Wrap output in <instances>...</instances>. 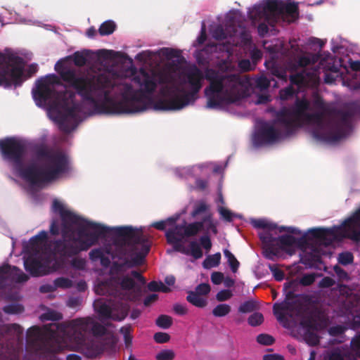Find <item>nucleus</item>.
I'll return each mask as SVG.
<instances>
[{
    "label": "nucleus",
    "instance_id": "1",
    "mask_svg": "<svg viewBox=\"0 0 360 360\" xmlns=\"http://www.w3.org/2000/svg\"><path fill=\"white\" fill-rule=\"evenodd\" d=\"M67 85L75 90L84 102L92 104L105 114L143 112L147 109L144 92L152 94L157 87L155 78L144 70L134 77L141 89L134 90L130 84H115L106 75H98L65 66L61 61L55 65Z\"/></svg>",
    "mask_w": 360,
    "mask_h": 360
},
{
    "label": "nucleus",
    "instance_id": "2",
    "mask_svg": "<svg viewBox=\"0 0 360 360\" xmlns=\"http://www.w3.org/2000/svg\"><path fill=\"white\" fill-rule=\"evenodd\" d=\"M33 151L36 160L44 162L41 166L34 161L24 165L26 146L20 140L14 137L0 140L3 159L12 163L20 176L32 185L53 181L68 171V159L63 153L54 151L44 145L37 146Z\"/></svg>",
    "mask_w": 360,
    "mask_h": 360
},
{
    "label": "nucleus",
    "instance_id": "3",
    "mask_svg": "<svg viewBox=\"0 0 360 360\" xmlns=\"http://www.w3.org/2000/svg\"><path fill=\"white\" fill-rule=\"evenodd\" d=\"M60 79L63 81L61 77L55 74L40 78L37 82L36 90L33 91V96L41 104H51L64 110L59 116L58 122L60 129L68 133L77 127L81 105L75 101V93L72 91H58L55 89V85H62Z\"/></svg>",
    "mask_w": 360,
    "mask_h": 360
},
{
    "label": "nucleus",
    "instance_id": "4",
    "mask_svg": "<svg viewBox=\"0 0 360 360\" xmlns=\"http://www.w3.org/2000/svg\"><path fill=\"white\" fill-rule=\"evenodd\" d=\"M120 238L123 243L112 257H117L122 262H114L110 268L112 274L123 271L124 267L131 268L141 264L150 251V245L148 237L141 229L131 226L110 228V232Z\"/></svg>",
    "mask_w": 360,
    "mask_h": 360
},
{
    "label": "nucleus",
    "instance_id": "5",
    "mask_svg": "<svg viewBox=\"0 0 360 360\" xmlns=\"http://www.w3.org/2000/svg\"><path fill=\"white\" fill-rule=\"evenodd\" d=\"M77 226L78 237L74 236L70 227L63 228V239L56 240L54 245L60 257H71L86 251L110 232L109 227L96 222H86Z\"/></svg>",
    "mask_w": 360,
    "mask_h": 360
},
{
    "label": "nucleus",
    "instance_id": "6",
    "mask_svg": "<svg viewBox=\"0 0 360 360\" xmlns=\"http://www.w3.org/2000/svg\"><path fill=\"white\" fill-rule=\"evenodd\" d=\"M186 82L191 86V91H186L182 86L172 82L162 87V98L155 103V109L160 110H179L193 103L197 98V94L202 88L203 75L196 66L191 68L185 74Z\"/></svg>",
    "mask_w": 360,
    "mask_h": 360
},
{
    "label": "nucleus",
    "instance_id": "7",
    "mask_svg": "<svg viewBox=\"0 0 360 360\" xmlns=\"http://www.w3.org/2000/svg\"><path fill=\"white\" fill-rule=\"evenodd\" d=\"M205 78L210 82L209 86L205 89L207 98V107L209 108L221 107L225 101L222 94H233L241 84V79L238 75L222 74L212 69L207 71Z\"/></svg>",
    "mask_w": 360,
    "mask_h": 360
},
{
    "label": "nucleus",
    "instance_id": "8",
    "mask_svg": "<svg viewBox=\"0 0 360 360\" xmlns=\"http://www.w3.org/2000/svg\"><path fill=\"white\" fill-rule=\"evenodd\" d=\"M252 19L264 18L274 27L280 18L292 22L298 18L299 8L295 3L285 4L278 0H265L256 4L250 12Z\"/></svg>",
    "mask_w": 360,
    "mask_h": 360
},
{
    "label": "nucleus",
    "instance_id": "9",
    "mask_svg": "<svg viewBox=\"0 0 360 360\" xmlns=\"http://www.w3.org/2000/svg\"><path fill=\"white\" fill-rule=\"evenodd\" d=\"M312 238L323 242L328 245L332 243L331 239L327 238L331 236L333 240L340 241L344 238H349L355 242L360 241V207L340 226L330 229L313 228L309 230Z\"/></svg>",
    "mask_w": 360,
    "mask_h": 360
},
{
    "label": "nucleus",
    "instance_id": "10",
    "mask_svg": "<svg viewBox=\"0 0 360 360\" xmlns=\"http://www.w3.org/2000/svg\"><path fill=\"white\" fill-rule=\"evenodd\" d=\"M310 109V103L307 98H297L292 108H283L276 113V122L284 129V136L295 133L305 120L307 111Z\"/></svg>",
    "mask_w": 360,
    "mask_h": 360
},
{
    "label": "nucleus",
    "instance_id": "11",
    "mask_svg": "<svg viewBox=\"0 0 360 360\" xmlns=\"http://www.w3.org/2000/svg\"><path fill=\"white\" fill-rule=\"evenodd\" d=\"M285 292L284 301L281 303L276 302L273 306L274 314L278 321H283L285 315L296 319L304 316L310 311L311 309L302 302H308V295L295 294L294 290Z\"/></svg>",
    "mask_w": 360,
    "mask_h": 360
},
{
    "label": "nucleus",
    "instance_id": "12",
    "mask_svg": "<svg viewBox=\"0 0 360 360\" xmlns=\"http://www.w3.org/2000/svg\"><path fill=\"white\" fill-rule=\"evenodd\" d=\"M311 60L309 57L302 56L296 60L288 63L290 72H295L289 77L292 84H295L298 88L314 87L319 84V70L317 68H307Z\"/></svg>",
    "mask_w": 360,
    "mask_h": 360
},
{
    "label": "nucleus",
    "instance_id": "13",
    "mask_svg": "<svg viewBox=\"0 0 360 360\" xmlns=\"http://www.w3.org/2000/svg\"><path fill=\"white\" fill-rule=\"evenodd\" d=\"M24 68L22 58L13 54L6 56L0 52V86H20Z\"/></svg>",
    "mask_w": 360,
    "mask_h": 360
},
{
    "label": "nucleus",
    "instance_id": "14",
    "mask_svg": "<svg viewBox=\"0 0 360 360\" xmlns=\"http://www.w3.org/2000/svg\"><path fill=\"white\" fill-rule=\"evenodd\" d=\"M304 122L314 123L316 127L313 130V136L318 141L326 143H334L340 141L341 136L336 124L330 123V120H324L323 112H309Z\"/></svg>",
    "mask_w": 360,
    "mask_h": 360
},
{
    "label": "nucleus",
    "instance_id": "15",
    "mask_svg": "<svg viewBox=\"0 0 360 360\" xmlns=\"http://www.w3.org/2000/svg\"><path fill=\"white\" fill-rule=\"evenodd\" d=\"M184 225L177 224L174 228L168 229L165 233L167 242L173 245L175 251L186 255H191L194 259L202 257L203 252L199 243L195 240L189 243V249L186 248L181 243L186 235L184 234Z\"/></svg>",
    "mask_w": 360,
    "mask_h": 360
},
{
    "label": "nucleus",
    "instance_id": "16",
    "mask_svg": "<svg viewBox=\"0 0 360 360\" xmlns=\"http://www.w3.org/2000/svg\"><path fill=\"white\" fill-rule=\"evenodd\" d=\"M113 280L122 290L128 292L126 295L127 300L136 302L141 299L142 288L146 281L139 271L133 270L130 274L115 276Z\"/></svg>",
    "mask_w": 360,
    "mask_h": 360
},
{
    "label": "nucleus",
    "instance_id": "17",
    "mask_svg": "<svg viewBox=\"0 0 360 360\" xmlns=\"http://www.w3.org/2000/svg\"><path fill=\"white\" fill-rule=\"evenodd\" d=\"M259 236L265 250V257L271 260L278 255L280 250L287 251L286 248L295 245V237L288 234L276 238L274 237L271 233L262 232L259 233Z\"/></svg>",
    "mask_w": 360,
    "mask_h": 360
},
{
    "label": "nucleus",
    "instance_id": "18",
    "mask_svg": "<svg viewBox=\"0 0 360 360\" xmlns=\"http://www.w3.org/2000/svg\"><path fill=\"white\" fill-rule=\"evenodd\" d=\"M94 307L101 321L112 319L116 321L124 320L128 315L129 307L122 302L110 305L104 299H98Z\"/></svg>",
    "mask_w": 360,
    "mask_h": 360
},
{
    "label": "nucleus",
    "instance_id": "19",
    "mask_svg": "<svg viewBox=\"0 0 360 360\" xmlns=\"http://www.w3.org/2000/svg\"><path fill=\"white\" fill-rule=\"evenodd\" d=\"M71 330L74 331L73 339L77 343L84 340L86 332L91 331L95 337H101L106 334L107 329L103 325L94 322L91 319H77L72 321Z\"/></svg>",
    "mask_w": 360,
    "mask_h": 360
},
{
    "label": "nucleus",
    "instance_id": "20",
    "mask_svg": "<svg viewBox=\"0 0 360 360\" xmlns=\"http://www.w3.org/2000/svg\"><path fill=\"white\" fill-rule=\"evenodd\" d=\"M320 314L317 308H314L304 316L297 317L300 319V325L305 329L304 339L310 346H316L319 344L320 338L315 332L319 330V324L315 318Z\"/></svg>",
    "mask_w": 360,
    "mask_h": 360
},
{
    "label": "nucleus",
    "instance_id": "21",
    "mask_svg": "<svg viewBox=\"0 0 360 360\" xmlns=\"http://www.w3.org/2000/svg\"><path fill=\"white\" fill-rule=\"evenodd\" d=\"M283 134L276 129L273 124L265 122L253 138L254 143L260 146L264 144L273 143L280 139Z\"/></svg>",
    "mask_w": 360,
    "mask_h": 360
},
{
    "label": "nucleus",
    "instance_id": "22",
    "mask_svg": "<svg viewBox=\"0 0 360 360\" xmlns=\"http://www.w3.org/2000/svg\"><path fill=\"white\" fill-rule=\"evenodd\" d=\"M53 208L54 211L60 214L62 222L63 228L70 227L72 225H83L86 222H91L83 217L65 210L63 205L57 200L53 202Z\"/></svg>",
    "mask_w": 360,
    "mask_h": 360
},
{
    "label": "nucleus",
    "instance_id": "23",
    "mask_svg": "<svg viewBox=\"0 0 360 360\" xmlns=\"http://www.w3.org/2000/svg\"><path fill=\"white\" fill-rule=\"evenodd\" d=\"M25 270L33 277L46 275L49 273V264L39 257L29 256L24 261Z\"/></svg>",
    "mask_w": 360,
    "mask_h": 360
},
{
    "label": "nucleus",
    "instance_id": "24",
    "mask_svg": "<svg viewBox=\"0 0 360 360\" xmlns=\"http://www.w3.org/2000/svg\"><path fill=\"white\" fill-rule=\"evenodd\" d=\"M338 115L339 119L338 120H330V123L336 124L339 127L337 132H339L341 136L340 140L346 136L347 129L351 127V120L354 114L351 111H338Z\"/></svg>",
    "mask_w": 360,
    "mask_h": 360
},
{
    "label": "nucleus",
    "instance_id": "25",
    "mask_svg": "<svg viewBox=\"0 0 360 360\" xmlns=\"http://www.w3.org/2000/svg\"><path fill=\"white\" fill-rule=\"evenodd\" d=\"M6 274L8 279H11L16 283H24L29 279L27 274L15 266L9 265V271Z\"/></svg>",
    "mask_w": 360,
    "mask_h": 360
},
{
    "label": "nucleus",
    "instance_id": "26",
    "mask_svg": "<svg viewBox=\"0 0 360 360\" xmlns=\"http://www.w3.org/2000/svg\"><path fill=\"white\" fill-rule=\"evenodd\" d=\"M251 224L256 229H263L264 232H269L274 231L277 229V225L274 223L269 222L264 219H253L251 220Z\"/></svg>",
    "mask_w": 360,
    "mask_h": 360
},
{
    "label": "nucleus",
    "instance_id": "27",
    "mask_svg": "<svg viewBox=\"0 0 360 360\" xmlns=\"http://www.w3.org/2000/svg\"><path fill=\"white\" fill-rule=\"evenodd\" d=\"M89 56V51L84 50L82 51H76L72 55L69 56L68 58L72 60L76 66L82 67L86 63Z\"/></svg>",
    "mask_w": 360,
    "mask_h": 360
},
{
    "label": "nucleus",
    "instance_id": "28",
    "mask_svg": "<svg viewBox=\"0 0 360 360\" xmlns=\"http://www.w3.org/2000/svg\"><path fill=\"white\" fill-rule=\"evenodd\" d=\"M186 300L193 306L199 308H203L207 306V300L200 297L194 291H188Z\"/></svg>",
    "mask_w": 360,
    "mask_h": 360
},
{
    "label": "nucleus",
    "instance_id": "29",
    "mask_svg": "<svg viewBox=\"0 0 360 360\" xmlns=\"http://www.w3.org/2000/svg\"><path fill=\"white\" fill-rule=\"evenodd\" d=\"M202 230V222H200V221H195L187 225H184V234L186 235V237H193L195 236Z\"/></svg>",
    "mask_w": 360,
    "mask_h": 360
},
{
    "label": "nucleus",
    "instance_id": "30",
    "mask_svg": "<svg viewBox=\"0 0 360 360\" xmlns=\"http://www.w3.org/2000/svg\"><path fill=\"white\" fill-rule=\"evenodd\" d=\"M41 331L38 326H32L27 331V341L35 345L41 339Z\"/></svg>",
    "mask_w": 360,
    "mask_h": 360
},
{
    "label": "nucleus",
    "instance_id": "31",
    "mask_svg": "<svg viewBox=\"0 0 360 360\" xmlns=\"http://www.w3.org/2000/svg\"><path fill=\"white\" fill-rule=\"evenodd\" d=\"M85 349V354L89 358H95L103 352V347L94 342L88 343Z\"/></svg>",
    "mask_w": 360,
    "mask_h": 360
},
{
    "label": "nucleus",
    "instance_id": "32",
    "mask_svg": "<svg viewBox=\"0 0 360 360\" xmlns=\"http://www.w3.org/2000/svg\"><path fill=\"white\" fill-rule=\"evenodd\" d=\"M221 253L217 252L212 255H208L202 262V266L205 269H210L217 266L220 264Z\"/></svg>",
    "mask_w": 360,
    "mask_h": 360
},
{
    "label": "nucleus",
    "instance_id": "33",
    "mask_svg": "<svg viewBox=\"0 0 360 360\" xmlns=\"http://www.w3.org/2000/svg\"><path fill=\"white\" fill-rule=\"evenodd\" d=\"M47 233L44 231H42L30 239L29 245L32 249H37L43 242L47 239Z\"/></svg>",
    "mask_w": 360,
    "mask_h": 360
},
{
    "label": "nucleus",
    "instance_id": "34",
    "mask_svg": "<svg viewBox=\"0 0 360 360\" xmlns=\"http://www.w3.org/2000/svg\"><path fill=\"white\" fill-rule=\"evenodd\" d=\"M252 11V8L248 12V16L250 19L255 23L256 22H259L260 20H263V22L259 23L257 26V32L260 37H264L269 32V25L271 26L264 18H258V19H252L250 17V12Z\"/></svg>",
    "mask_w": 360,
    "mask_h": 360
},
{
    "label": "nucleus",
    "instance_id": "35",
    "mask_svg": "<svg viewBox=\"0 0 360 360\" xmlns=\"http://www.w3.org/2000/svg\"><path fill=\"white\" fill-rule=\"evenodd\" d=\"M116 25L112 20H107L103 22L99 29L98 32L101 36L109 35L115 30Z\"/></svg>",
    "mask_w": 360,
    "mask_h": 360
},
{
    "label": "nucleus",
    "instance_id": "36",
    "mask_svg": "<svg viewBox=\"0 0 360 360\" xmlns=\"http://www.w3.org/2000/svg\"><path fill=\"white\" fill-rule=\"evenodd\" d=\"M200 222H202V229H204L205 225H206L207 231H211L214 234L217 233V224L214 222L212 214L211 213L206 214Z\"/></svg>",
    "mask_w": 360,
    "mask_h": 360
},
{
    "label": "nucleus",
    "instance_id": "37",
    "mask_svg": "<svg viewBox=\"0 0 360 360\" xmlns=\"http://www.w3.org/2000/svg\"><path fill=\"white\" fill-rule=\"evenodd\" d=\"M270 72L272 75L286 82L288 80L287 70L276 64H272Z\"/></svg>",
    "mask_w": 360,
    "mask_h": 360
},
{
    "label": "nucleus",
    "instance_id": "38",
    "mask_svg": "<svg viewBox=\"0 0 360 360\" xmlns=\"http://www.w3.org/2000/svg\"><path fill=\"white\" fill-rule=\"evenodd\" d=\"M231 307L227 304H219L212 310V314L216 317L225 316L230 313Z\"/></svg>",
    "mask_w": 360,
    "mask_h": 360
},
{
    "label": "nucleus",
    "instance_id": "39",
    "mask_svg": "<svg viewBox=\"0 0 360 360\" xmlns=\"http://www.w3.org/2000/svg\"><path fill=\"white\" fill-rule=\"evenodd\" d=\"M224 255L227 258L229 264L231 267V271L233 273H236L239 267L240 263L236 258V257L232 254L229 250L225 249L224 250Z\"/></svg>",
    "mask_w": 360,
    "mask_h": 360
},
{
    "label": "nucleus",
    "instance_id": "40",
    "mask_svg": "<svg viewBox=\"0 0 360 360\" xmlns=\"http://www.w3.org/2000/svg\"><path fill=\"white\" fill-rule=\"evenodd\" d=\"M172 318L168 315L162 314L155 321L156 325L163 329H167L172 325Z\"/></svg>",
    "mask_w": 360,
    "mask_h": 360
},
{
    "label": "nucleus",
    "instance_id": "41",
    "mask_svg": "<svg viewBox=\"0 0 360 360\" xmlns=\"http://www.w3.org/2000/svg\"><path fill=\"white\" fill-rule=\"evenodd\" d=\"M55 284L56 289L57 288H63V289H68L72 286V281L68 278L65 277H58L56 278L53 281Z\"/></svg>",
    "mask_w": 360,
    "mask_h": 360
},
{
    "label": "nucleus",
    "instance_id": "42",
    "mask_svg": "<svg viewBox=\"0 0 360 360\" xmlns=\"http://www.w3.org/2000/svg\"><path fill=\"white\" fill-rule=\"evenodd\" d=\"M176 221V218L169 217L166 220H162V221L153 222L151 224V226H153V228H155L158 230L164 231L167 224L172 225V224H175Z\"/></svg>",
    "mask_w": 360,
    "mask_h": 360
},
{
    "label": "nucleus",
    "instance_id": "43",
    "mask_svg": "<svg viewBox=\"0 0 360 360\" xmlns=\"http://www.w3.org/2000/svg\"><path fill=\"white\" fill-rule=\"evenodd\" d=\"M209 210V205L206 204L204 201H200L196 203L193 207V210L191 212V216L193 217H195L202 213L205 212Z\"/></svg>",
    "mask_w": 360,
    "mask_h": 360
},
{
    "label": "nucleus",
    "instance_id": "44",
    "mask_svg": "<svg viewBox=\"0 0 360 360\" xmlns=\"http://www.w3.org/2000/svg\"><path fill=\"white\" fill-rule=\"evenodd\" d=\"M292 85V84L290 83V86L280 90L279 97L281 100L286 101L295 94V90Z\"/></svg>",
    "mask_w": 360,
    "mask_h": 360
},
{
    "label": "nucleus",
    "instance_id": "45",
    "mask_svg": "<svg viewBox=\"0 0 360 360\" xmlns=\"http://www.w3.org/2000/svg\"><path fill=\"white\" fill-rule=\"evenodd\" d=\"M120 331L124 336V340L125 345L127 347L130 346L132 343V336L131 335V326L128 325V326H123L120 328Z\"/></svg>",
    "mask_w": 360,
    "mask_h": 360
},
{
    "label": "nucleus",
    "instance_id": "46",
    "mask_svg": "<svg viewBox=\"0 0 360 360\" xmlns=\"http://www.w3.org/2000/svg\"><path fill=\"white\" fill-rule=\"evenodd\" d=\"M350 349L352 353L360 359V334L352 339Z\"/></svg>",
    "mask_w": 360,
    "mask_h": 360
},
{
    "label": "nucleus",
    "instance_id": "47",
    "mask_svg": "<svg viewBox=\"0 0 360 360\" xmlns=\"http://www.w3.org/2000/svg\"><path fill=\"white\" fill-rule=\"evenodd\" d=\"M256 309V303L252 300H248L240 305L238 311L241 313H250L255 311Z\"/></svg>",
    "mask_w": 360,
    "mask_h": 360
},
{
    "label": "nucleus",
    "instance_id": "48",
    "mask_svg": "<svg viewBox=\"0 0 360 360\" xmlns=\"http://www.w3.org/2000/svg\"><path fill=\"white\" fill-rule=\"evenodd\" d=\"M175 357V353L172 349H163L158 352L155 356L156 360H173Z\"/></svg>",
    "mask_w": 360,
    "mask_h": 360
},
{
    "label": "nucleus",
    "instance_id": "49",
    "mask_svg": "<svg viewBox=\"0 0 360 360\" xmlns=\"http://www.w3.org/2000/svg\"><path fill=\"white\" fill-rule=\"evenodd\" d=\"M212 37L217 40H222L225 39L227 37V34L226 33L224 27L219 25L216 26L212 31Z\"/></svg>",
    "mask_w": 360,
    "mask_h": 360
},
{
    "label": "nucleus",
    "instance_id": "50",
    "mask_svg": "<svg viewBox=\"0 0 360 360\" xmlns=\"http://www.w3.org/2000/svg\"><path fill=\"white\" fill-rule=\"evenodd\" d=\"M263 321L264 316L259 312H255L251 314L248 319V323L252 326H259L263 322Z\"/></svg>",
    "mask_w": 360,
    "mask_h": 360
},
{
    "label": "nucleus",
    "instance_id": "51",
    "mask_svg": "<svg viewBox=\"0 0 360 360\" xmlns=\"http://www.w3.org/2000/svg\"><path fill=\"white\" fill-rule=\"evenodd\" d=\"M354 257L350 252H343L339 254L338 262L342 265H348L353 262Z\"/></svg>",
    "mask_w": 360,
    "mask_h": 360
},
{
    "label": "nucleus",
    "instance_id": "52",
    "mask_svg": "<svg viewBox=\"0 0 360 360\" xmlns=\"http://www.w3.org/2000/svg\"><path fill=\"white\" fill-rule=\"evenodd\" d=\"M257 341L260 345L269 346L273 345L275 340L271 335L262 333L257 335Z\"/></svg>",
    "mask_w": 360,
    "mask_h": 360
},
{
    "label": "nucleus",
    "instance_id": "53",
    "mask_svg": "<svg viewBox=\"0 0 360 360\" xmlns=\"http://www.w3.org/2000/svg\"><path fill=\"white\" fill-rule=\"evenodd\" d=\"M46 330L51 333L55 335L56 333H66V326L63 324L52 323L49 326H46Z\"/></svg>",
    "mask_w": 360,
    "mask_h": 360
},
{
    "label": "nucleus",
    "instance_id": "54",
    "mask_svg": "<svg viewBox=\"0 0 360 360\" xmlns=\"http://www.w3.org/2000/svg\"><path fill=\"white\" fill-rule=\"evenodd\" d=\"M346 330V328L342 325L331 326L328 329V334L330 336L337 337L342 335Z\"/></svg>",
    "mask_w": 360,
    "mask_h": 360
},
{
    "label": "nucleus",
    "instance_id": "55",
    "mask_svg": "<svg viewBox=\"0 0 360 360\" xmlns=\"http://www.w3.org/2000/svg\"><path fill=\"white\" fill-rule=\"evenodd\" d=\"M316 279L314 273L306 274L300 280V283L303 286H309L314 283Z\"/></svg>",
    "mask_w": 360,
    "mask_h": 360
},
{
    "label": "nucleus",
    "instance_id": "56",
    "mask_svg": "<svg viewBox=\"0 0 360 360\" xmlns=\"http://www.w3.org/2000/svg\"><path fill=\"white\" fill-rule=\"evenodd\" d=\"M312 238V236L310 235V236H308L307 234H304L300 238H296L295 240V245H297L300 249H304L307 247L309 245V240Z\"/></svg>",
    "mask_w": 360,
    "mask_h": 360
},
{
    "label": "nucleus",
    "instance_id": "57",
    "mask_svg": "<svg viewBox=\"0 0 360 360\" xmlns=\"http://www.w3.org/2000/svg\"><path fill=\"white\" fill-rule=\"evenodd\" d=\"M153 339L157 343H166L169 341L170 335L167 333L158 332L154 334Z\"/></svg>",
    "mask_w": 360,
    "mask_h": 360
},
{
    "label": "nucleus",
    "instance_id": "58",
    "mask_svg": "<svg viewBox=\"0 0 360 360\" xmlns=\"http://www.w3.org/2000/svg\"><path fill=\"white\" fill-rule=\"evenodd\" d=\"M200 247L202 246L207 252L210 251L212 248V241L210 236L207 234L202 236L200 239Z\"/></svg>",
    "mask_w": 360,
    "mask_h": 360
},
{
    "label": "nucleus",
    "instance_id": "59",
    "mask_svg": "<svg viewBox=\"0 0 360 360\" xmlns=\"http://www.w3.org/2000/svg\"><path fill=\"white\" fill-rule=\"evenodd\" d=\"M23 309V307L20 304H8L4 307L3 310L5 313L7 314H17L21 312Z\"/></svg>",
    "mask_w": 360,
    "mask_h": 360
},
{
    "label": "nucleus",
    "instance_id": "60",
    "mask_svg": "<svg viewBox=\"0 0 360 360\" xmlns=\"http://www.w3.org/2000/svg\"><path fill=\"white\" fill-rule=\"evenodd\" d=\"M210 290V285L208 283H202L196 286L194 292L200 295H207Z\"/></svg>",
    "mask_w": 360,
    "mask_h": 360
},
{
    "label": "nucleus",
    "instance_id": "61",
    "mask_svg": "<svg viewBox=\"0 0 360 360\" xmlns=\"http://www.w3.org/2000/svg\"><path fill=\"white\" fill-rule=\"evenodd\" d=\"M270 86V81L266 77L262 76L256 80V86L261 90H265Z\"/></svg>",
    "mask_w": 360,
    "mask_h": 360
},
{
    "label": "nucleus",
    "instance_id": "62",
    "mask_svg": "<svg viewBox=\"0 0 360 360\" xmlns=\"http://www.w3.org/2000/svg\"><path fill=\"white\" fill-rule=\"evenodd\" d=\"M233 294L229 290H221L217 292L216 299L219 302H224L229 300L232 297Z\"/></svg>",
    "mask_w": 360,
    "mask_h": 360
},
{
    "label": "nucleus",
    "instance_id": "63",
    "mask_svg": "<svg viewBox=\"0 0 360 360\" xmlns=\"http://www.w3.org/2000/svg\"><path fill=\"white\" fill-rule=\"evenodd\" d=\"M71 266L77 270H83L86 266V261L82 258H73L71 261Z\"/></svg>",
    "mask_w": 360,
    "mask_h": 360
},
{
    "label": "nucleus",
    "instance_id": "64",
    "mask_svg": "<svg viewBox=\"0 0 360 360\" xmlns=\"http://www.w3.org/2000/svg\"><path fill=\"white\" fill-rule=\"evenodd\" d=\"M163 54L168 59H172L179 58L181 56V52L176 49L167 48L164 49Z\"/></svg>",
    "mask_w": 360,
    "mask_h": 360
}]
</instances>
